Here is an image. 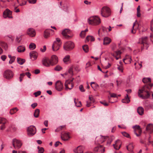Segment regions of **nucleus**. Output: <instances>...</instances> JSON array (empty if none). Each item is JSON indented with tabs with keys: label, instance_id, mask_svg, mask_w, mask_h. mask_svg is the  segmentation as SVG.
<instances>
[{
	"label": "nucleus",
	"instance_id": "f257e3e1",
	"mask_svg": "<svg viewBox=\"0 0 153 153\" xmlns=\"http://www.w3.org/2000/svg\"><path fill=\"white\" fill-rule=\"evenodd\" d=\"M151 89L148 85H145L141 89L139 90L138 92V96L143 99H148L150 96V94L149 90Z\"/></svg>",
	"mask_w": 153,
	"mask_h": 153
},
{
	"label": "nucleus",
	"instance_id": "f03ea898",
	"mask_svg": "<svg viewBox=\"0 0 153 153\" xmlns=\"http://www.w3.org/2000/svg\"><path fill=\"white\" fill-rule=\"evenodd\" d=\"M88 22L89 24L93 25H97L99 24L100 22V19L97 16L91 17L88 19Z\"/></svg>",
	"mask_w": 153,
	"mask_h": 153
},
{
	"label": "nucleus",
	"instance_id": "7ed1b4c3",
	"mask_svg": "<svg viewBox=\"0 0 153 153\" xmlns=\"http://www.w3.org/2000/svg\"><path fill=\"white\" fill-rule=\"evenodd\" d=\"M101 14L102 16L105 18L111 15L110 9L108 7L104 6L101 10Z\"/></svg>",
	"mask_w": 153,
	"mask_h": 153
},
{
	"label": "nucleus",
	"instance_id": "20e7f679",
	"mask_svg": "<svg viewBox=\"0 0 153 153\" xmlns=\"http://www.w3.org/2000/svg\"><path fill=\"white\" fill-rule=\"evenodd\" d=\"M74 47V45L73 42L71 41H68L64 45V49L67 51H69L72 50Z\"/></svg>",
	"mask_w": 153,
	"mask_h": 153
},
{
	"label": "nucleus",
	"instance_id": "39448f33",
	"mask_svg": "<svg viewBox=\"0 0 153 153\" xmlns=\"http://www.w3.org/2000/svg\"><path fill=\"white\" fill-rule=\"evenodd\" d=\"M12 145L15 149H19L22 145L21 142L16 139H13L12 142Z\"/></svg>",
	"mask_w": 153,
	"mask_h": 153
},
{
	"label": "nucleus",
	"instance_id": "423d86ee",
	"mask_svg": "<svg viewBox=\"0 0 153 153\" xmlns=\"http://www.w3.org/2000/svg\"><path fill=\"white\" fill-rule=\"evenodd\" d=\"M74 78L71 80H66L65 82V89L66 90L67 89H71L74 87V84L72 83L73 80Z\"/></svg>",
	"mask_w": 153,
	"mask_h": 153
},
{
	"label": "nucleus",
	"instance_id": "0eeeda50",
	"mask_svg": "<svg viewBox=\"0 0 153 153\" xmlns=\"http://www.w3.org/2000/svg\"><path fill=\"white\" fill-rule=\"evenodd\" d=\"M13 73L11 70H7L5 71L4 73V76L7 79H10L13 76Z\"/></svg>",
	"mask_w": 153,
	"mask_h": 153
},
{
	"label": "nucleus",
	"instance_id": "6e6552de",
	"mask_svg": "<svg viewBox=\"0 0 153 153\" xmlns=\"http://www.w3.org/2000/svg\"><path fill=\"white\" fill-rule=\"evenodd\" d=\"M27 132L28 136H32L36 133V128L34 126H31L28 128Z\"/></svg>",
	"mask_w": 153,
	"mask_h": 153
},
{
	"label": "nucleus",
	"instance_id": "1a4fd4ad",
	"mask_svg": "<svg viewBox=\"0 0 153 153\" xmlns=\"http://www.w3.org/2000/svg\"><path fill=\"white\" fill-rule=\"evenodd\" d=\"M148 40V38L147 37H143L141 38V44L143 45V46L141 47V50L143 49L145 47L146 48V49H147L149 47Z\"/></svg>",
	"mask_w": 153,
	"mask_h": 153
},
{
	"label": "nucleus",
	"instance_id": "9d476101",
	"mask_svg": "<svg viewBox=\"0 0 153 153\" xmlns=\"http://www.w3.org/2000/svg\"><path fill=\"white\" fill-rule=\"evenodd\" d=\"M55 88L59 91H61L63 89V84L60 81L58 80L56 81L55 84Z\"/></svg>",
	"mask_w": 153,
	"mask_h": 153
},
{
	"label": "nucleus",
	"instance_id": "9b49d317",
	"mask_svg": "<svg viewBox=\"0 0 153 153\" xmlns=\"http://www.w3.org/2000/svg\"><path fill=\"white\" fill-rule=\"evenodd\" d=\"M12 12L8 9H6L3 12V16L4 18L8 17L9 18H13L11 16Z\"/></svg>",
	"mask_w": 153,
	"mask_h": 153
},
{
	"label": "nucleus",
	"instance_id": "f8f14e48",
	"mask_svg": "<svg viewBox=\"0 0 153 153\" xmlns=\"http://www.w3.org/2000/svg\"><path fill=\"white\" fill-rule=\"evenodd\" d=\"M43 65L46 67H49L50 65H52V63L50 59H44L42 61Z\"/></svg>",
	"mask_w": 153,
	"mask_h": 153
},
{
	"label": "nucleus",
	"instance_id": "ddd939ff",
	"mask_svg": "<svg viewBox=\"0 0 153 153\" xmlns=\"http://www.w3.org/2000/svg\"><path fill=\"white\" fill-rule=\"evenodd\" d=\"M70 33V31L69 29H65L62 31V34L65 38L69 39L71 37L68 35Z\"/></svg>",
	"mask_w": 153,
	"mask_h": 153
},
{
	"label": "nucleus",
	"instance_id": "4468645a",
	"mask_svg": "<svg viewBox=\"0 0 153 153\" xmlns=\"http://www.w3.org/2000/svg\"><path fill=\"white\" fill-rule=\"evenodd\" d=\"M50 60L52 62V65L56 64L58 62V58L57 56L55 55H53L52 56Z\"/></svg>",
	"mask_w": 153,
	"mask_h": 153
},
{
	"label": "nucleus",
	"instance_id": "2eb2a0df",
	"mask_svg": "<svg viewBox=\"0 0 153 153\" xmlns=\"http://www.w3.org/2000/svg\"><path fill=\"white\" fill-rule=\"evenodd\" d=\"M27 34L30 36L34 37L36 35L35 30L32 28L28 29L27 31Z\"/></svg>",
	"mask_w": 153,
	"mask_h": 153
},
{
	"label": "nucleus",
	"instance_id": "dca6fc26",
	"mask_svg": "<svg viewBox=\"0 0 153 153\" xmlns=\"http://www.w3.org/2000/svg\"><path fill=\"white\" fill-rule=\"evenodd\" d=\"M60 44H58L56 42H54L52 46V48L53 51H56L59 50L61 46Z\"/></svg>",
	"mask_w": 153,
	"mask_h": 153
},
{
	"label": "nucleus",
	"instance_id": "f3484780",
	"mask_svg": "<svg viewBox=\"0 0 153 153\" xmlns=\"http://www.w3.org/2000/svg\"><path fill=\"white\" fill-rule=\"evenodd\" d=\"M62 139L64 141H66L68 140L70 137L68 133H65L63 134H62L61 135Z\"/></svg>",
	"mask_w": 153,
	"mask_h": 153
},
{
	"label": "nucleus",
	"instance_id": "a211bd4d",
	"mask_svg": "<svg viewBox=\"0 0 153 153\" xmlns=\"http://www.w3.org/2000/svg\"><path fill=\"white\" fill-rule=\"evenodd\" d=\"M84 148L82 146H79L74 150V152L77 153H82L83 152Z\"/></svg>",
	"mask_w": 153,
	"mask_h": 153
},
{
	"label": "nucleus",
	"instance_id": "6ab92c4d",
	"mask_svg": "<svg viewBox=\"0 0 153 153\" xmlns=\"http://www.w3.org/2000/svg\"><path fill=\"white\" fill-rule=\"evenodd\" d=\"M30 56L31 59L33 58L35 60L36 59L38 53L37 52L33 51L30 52Z\"/></svg>",
	"mask_w": 153,
	"mask_h": 153
},
{
	"label": "nucleus",
	"instance_id": "aec40b11",
	"mask_svg": "<svg viewBox=\"0 0 153 153\" xmlns=\"http://www.w3.org/2000/svg\"><path fill=\"white\" fill-rule=\"evenodd\" d=\"M111 42V39L107 37H105L103 40V45H107L109 44Z\"/></svg>",
	"mask_w": 153,
	"mask_h": 153
},
{
	"label": "nucleus",
	"instance_id": "412c9836",
	"mask_svg": "<svg viewBox=\"0 0 153 153\" xmlns=\"http://www.w3.org/2000/svg\"><path fill=\"white\" fill-rule=\"evenodd\" d=\"M146 130L150 133L153 132V124H149L146 127Z\"/></svg>",
	"mask_w": 153,
	"mask_h": 153
},
{
	"label": "nucleus",
	"instance_id": "4be33fe9",
	"mask_svg": "<svg viewBox=\"0 0 153 153\" xmlns=\"http://www.w3.org/2000/svg\"><path fill=\"white\" fill-rule=\"evenodd\" d=\"M122 101L123 103H128L130 102L128 94L126 95L125 98L122 100Z\"/></svg>",
	"mask_w": 153,
	"mask_h": 153
},
{
	"label": "nucleus",
	"instance_id": "5701e85b",
	"mask_svg": "<svg viewBox=\"0 0 153 153\" xmlns=\"http://www.w3.org/2000/svg\"><path fill=\"white\" fill-rule=\"evenodd\" d=\"M91 85L94 90H95L99 87V85L94 82H91Z\"/></svg>",
	"mask_w": 153,
	"mask_h": 153
},
{
	"label": "nucleus",
	"instance_id": "b1692460",
	"mask_svg": "<svg viewBox=\"0 0 153 153\" xmlns=\"http://www.w3.org/2000/svg\"><path fill=\"white\" fill-rule=\"evenodd\" d=\"M126 148L128 151L133 152V150L134 148V146L132 143L129 144L126 146Z\"/></svg>",
	"mask_w": 153,
	"mask_h": 153
},
{
	"label": "nucleus",
	"instance_id": "393cba45",
	"mask_svg": "<svg viewBox=\"0 0 153 153\" xmlns=\"http://www.w3.org/2000/svg\"><path fill=\"white\" fill-rule=\"evenodd\" d=\"M144 109L141 107H139L137 109V111L139 114L140 115H142L144 113Z\"/></svg>",
	"mask_w": 153,
	"mask_h": 153
},
{
	"label": "nucleus",
	"instance_id": "a878e982",
	"mask_svg": "<svg viewBox=\"0 0 153 153\" xmlns=\"http://www.w3.org/2000/svg\"><path fill=\"white\" fill-rule=\"evenodd\" d=\"M139 26V25L137 23V21L136 20L135 22L133 23L132 29H134V30H136L138 29Z\"/></svg>",
	"mask_w": 153,
	"mask_h": 153
},
{
	"label": "nucleus",
	"instance_id": "bb28decb",
	"mask_svg": "<svg viewBox=\"0 0 153 153\" xmlns=\"http://www.w3.org/2000/svg\"><path fill=\"white\" fill-rule=\"evenodd\" d=\"M99 139H100V140L98 141V143L100 144L104 141L105 137L102 136H100V137H97L96 139L97 140Z\"/></svg>",
	"mask_w": 153,
	"mask_h": 153
},
{
	"label": "nucleus",
	"instance_id": "cd10ccee",
	"mask_svg": "<svg viewBox=\"0 0 153 153\" xmlns=\"http://www.w3.org/2000/svg\"><path fill=\"white\" fill-rule=\"evenodd\" d=\"M126 60L127 61H128L129 63H130L131 62V57H130L129 55H127L126 56L125 58L123 59V61L126 64V63L125 62V60Z\"/></svg>",
	"mask_w": 153,
	"mask_h": 153
},
{
	"label": "nucleus",
	"instance_id": "c85d7f7f",
	"mask_svg": "<svg viewBox=\"0 0 153 153\" xmlns=\"http://www.w3.org/2000/svg\"><path fill=\"white\" fill-rule=\"evenodd\" d=\"M40 110L39 109H36L34 112L33 115L36 118L38 117L39 115Z\"/></svg>",
	"mask_w": 153,
	"mask_h": 153
},
{
	"label": "nucleus",
	"instance_id": "c756f323",
	"mask_svg": "<svg viewBox=\"0 0 153 153\" xmlns=\"http://www.w3.org/2000/svg\"><path fill=\"white\" fill-rule=\"evenodd\" d=\"M18 51L19 52H21L25 51V49L24 47L23 46H20L17 48Z\"/></svg>",
	"mask_w": 153,
	"mask_h": 153
},
{
	"label": "nucleus",
	"instance_id": "7c9ffc66",
	"mask_svg": "<svg viewBox=\"0 0 153 153\" xmlns=\"http://www.w3.org/2000/svg\"><path fill=\"white\" fill-rule=\"evenodd\" d=\"M17 61L20 65H22L25 62V60L24 59H22L20 58H17Z\"/></svg>",
	"mask_w": 153,
	"mask_h": 153
},
{
	"label": "nucleus",
	"instance_id": "2f4dec72",
	"mask_svg": "<svg viewBox=\"0 0 153 153\" xmlns=\"http://www.w3.org/2000/svg\"><path fill=\"white\" fill-rule=\"evenodd\" d=\"M142 131L141 129L137 130V131H134V134H136L137 137L140 136L142 133Z\"/></svg>",
	"mask_w": 153,
	"mask_h": 153
},
{
	"label": "nucleus",
	"instance_id": "473e14b6",
	"mask_svg": "<svg viewBox=\"0 0 153 153\" xmlns=\"http://www.w3.org/2000/svg\"><path fill=\"white\" fill-rule=\"evenodd\" d=\"M0 45L4 47L5 50H7V49L8 46L7 44L5 43L0 41Z\"/></svg>",
	"mask_w": 153,
	"mask_h": 153
},
{
	"label": "nucleus",
	"instance_id": "72a5a7b5",
	"mask_svg": "<svg viewBox=\"0 0 153 153\" xmlns=\"http://www.w3.org/2000/svg\"><path fill=\"white\" fill-rule=\"evenodd\" d=\"M86 40L88 41H94L95 40L94 38L92 36H88L86 38Z\"/></svg>",
	"mask_w": 153,
	"mask_h": 153
},
{
	"label": "nucleus",
	"instance_id": "f704fd0d",
	"mask_svg": "<svg viewBox=\"0 0 153 153\" xmlns=\"http://www.w3.org/2000/svg\"><path fill=\"white\" fill-rule=\"evenodd\" d=\"M70 56L69 55L66 56L63 59V61L64 63L66 64L69 61Z\"/></svg>",
	"mask_w": 153,
	"mask_h": 153
},
{
	"label": "nucleus",
	"instance_id": "c9c22d12",
	"mask_svg": "<svg viewBox=\"0 0 153 153\" xmlns=\"http://www.w3.org/2000/svg\"><path fill=\"white\" fill-rule=\"evenodd\" d=\"M65 128V125L60 126L58 128H57L56 129V130H55V131L56 132H59V131L62 130L63 129Z\"/></svg>",
	"mask_w": 153,
	"mask_h": 153
},
{
	"label": "nucleus",
	"instance_id": "e433bc0d",
	"mask_svg": "<svg viewBox=\"0 0 153 153\" xmlns=\"http://www.w3.org/2000/svg\"><path fill=\"white\" fill-rule=\"evenodd\" d=\"M143 82L144 83L150 82L151 79L150 78H144L142 80Z\"/></svg>",
	"mask_w": 153,
	"mask_h": 153
},
{
	"label": "nucleus",
	"instance_id": "4c0bfd02",
	"mask_svg": "<svg viewBox=\"0 0 153 153\" xmlns=\"http://www.w3.org/2000/svg\"><path fill=\"white\" fill-rule=\"evenodd\" d=\"M36 47V45L33 43H31L29 46V48L31 50H33L35 49Z\"/></svg>",
	"mask_w": 153,
	"mask_h": 153
},
{
	"label": "nucleus",
	"instance_id": "58836bf2",
	"mask_svg": "<svg viewBox=\"0 0 153 153\" xmlns=\"http://www.w3.org/2000/svg\"><path fill=\"white\" fill-rule=\"evenodd\" d=\"M50 36V33L47 30H45L44 32V36L45 38L47 39Z\"/></svg>",
	"mask_w": 153,
	"mask_h": 153
},
{
	"label": "nucleus",
	"instance_id": "ea45409f",
	"mask_svg": "<svg viewBox=\"0 0 153 153\" xmlns=\"http://www.w3.org/2000/svg\"><path fill=\"white\" fill-rule=\"evenodd\" d=\"M18 110V109L16 108H14L10 110V113L11 114H13L15 113Z\"/></svg>",
	"mask_w": 153,
	"mask_h": 153
},
{
	"label": "nucleus",
	"instance_id": "a19ab883",
	"mask_svg": "<svg viewBox=\"0 0 153 153\" xmlns=\"http://www.w3.org/2000/svg\"><path fill=\"white\" fill-rule=\"evenodd\" d=\"M114 139V137L113 136L111 137H110L108 140L107 141V145H109L111 142Z\"/></svg>",
	"mask_w": 153,
	"mask_h": 153
},
{
	"label": "nucleus",
	"instance_id": "79ce46f5",
	"mask_svg": "<svg viewBox=\"0 0 153 153\" xmlns=\"http://www.w3.org/2000/svg\"><path fill=\"white\" fill-rule=\"evenodd\" d=\"M141 16L140 13V6L139 5L137 8V17H140Z\"/></svg>",
	"mask_w": 153,
	"mask_h": 153
},
{
	"label": "nucleus",
	"instance_id": "37998d69",
	"mask_svg": "<svg viewBox=\"0 0 153 153\" xmlns=\"http://www.w3.org/2000/svg\"><path fill=\"white\" fill-rule=\"evenodd\" d=\"M82 48L83 51L86 53L88 51V47L87 45H85L82 46Z\"/></svg>",
	"mask_w": 153,
	"mask_h": 153
},
{
	"label": "nucleus",
	"instance_id": "c03bdc74",
	"mask_svg": "<svg viewBox=\"0 0 153 153\" xmlns=\"http://www.w3.org/2000/svg\"><path fill=\"white\" fill-rule=\"evenodd\" d=\"M62 10L65 12H67L68 10V6L66 4H64L62 7Z\"/></svg>",
	"mask_w": 153,
	"mask_h": 153
},
{
	"label": "nucleus",
	"instance_id": "a18cd8bd",
	"mask_svg": "<svg viewBox=\"0 0 153 153\" xmlns=\"http://www.w3.org/2000/svg\"><path fill=\"white\" fill-rule=\"evenodd\" d=\"M121 134L127 138H130V135L128 133L124 131L121 132Z\"/></svg>",
	"mask_w": 153,
	"mask_h": 153
},
{
	"label": "nucleus",
	"instance_id": "49530a36",
	"mask_svg": "<svg viewBox=\"0 0 153 153\" xmlns=\"http://www.w3.org/2000/svg\"><path fill=\"white\" fill-rule=\"evenodd\" d=\"M38 153H43L44 151V149L43 147H39L38 146Z\"/></svg>",
	"mask_w": 153,
	"mask_h": 153
},
{
	"label": "nucleus",
	"instance_id": "de8ad7c7",
	"mask_svg": "<svg viewBox=\"0 0 153 153\" xmlns=\"http://www.w3.org/2000/svg\"><path fill=\"white\" fill-rule=\"evenodd\" d=\"M73 67L72 66L70 67L69 68L68 71V73L71 75L72 76L73 75Z\"/></svg>",
	"mask_w": 153,
	"mask_h": 153
},
{
	"label": "nucleus",
	"instance_id": "09e8293b",
	"mask_svg": "<svg viewBox=\"0 0 153 153\" xmlns=\"http://www.w3.org/2000/svg\"><path fill=\"white\" fill-rule=\"evenodd\" d=\"M118 141H119L118 140H116L115 141V144H113V146L114 147V148L115 149H116V150H118V149H119L120 148V145L119 147H118L117 146V145H116Z\"/></svg>",
	"mask_w": 153,
	"mask_h": 153
},
{
	"label": "nucleus",
	"instance_id": "8fccbe9b",
	"mask_svg": "<svg viewBox=\"0 0 153 153\" xmlns=\"http://www.w3.org/2000/svg\"><path fill=\"white\" fill-rule=\"evenodd\" d=\"M62 69V68L59 65L56 66L54 70L56 71H60Z\"/></svg>",
	"mask_w": 153,
	"mask_h": 153
},
{
	"label": "nucleus",
	"instance_id": "3c124183",
	"mask_svg": "<svg viewBox=\"0 0 153 153\" xmlns=\"http://www.w3.org/2000/svg\"><path fill=\"white\" fill-rule=\"evenodd\" d=\"M3 123H6V119L4 118H0V125L4 124Z\"/></svg>",
	"mask_w": 153,
	"mask_h": 153
},
{
	"label": "nucleus",
	"instance_id": "603ef678",
	"mask_svg": "<svg viewBox=\"0 0 153 153\" xmlns=\"http://www.w3.org/2000/svg\"><path fill=\"white\" fill-rule=\"evenodd\" d=\"M3 124H1L0 125V129L1 130H4L5 128V124L4 123H3Z\"/></svg>",
	"mask_w": 153,
	"mask_h": 153
},
{
	"label": "nucleus",
	"instance_id": "864d4df0",
	"mask_svg": "<svg viewBox=\"0 0 153 153\" xmlns=\"http://www.w3.org/2000/svg\"><path fill=\"white\" fill-rule=\"evenodd\" d=\"M25 75V74L24 73H22L20 74L19 77V81L20 82L22 81V79Z\"/></svg>",
	"mask_w": 153,
	"mask_h": 153
},
{
	"label": "nucleus",
	"instance_id": "5fc2aeb1",
	"mask_svg": "<svg viewBox=\"0 0 153 153\" xmlns=\"http://www.w3.org/2000/svg\"><path fill=\"white\" fill-rule=\"evenodd\" d=\"M80 36L82 38H84L85 35V33L84 31H82L80 34Z\"/></svg>",
	"mask_w": 153,
	"mask_h": 153
},
{
	"label": "nucleus",
	"instance_id": "6e6d98bb",
	"mask_svg": "<svg viewBox=\"0 0 153 153\" xmlns=\"http://www.w3.org/2000/svg\"><path fill=\"white\" fill-rule=\"evenodd\" d=\"M54 42H56V43L58 44H59V43L60 44V45H61L62 42H61L60 39L58 38H56V40Z\"/></svg>",
	"mask_w": 153,
	"mask_h": 153
},
{
	"label": "nucleus",
	"instance_id": "4d7b16f0",
	"mask_svg": "<svg viewBox=\"0 0 153 153\" xmlns=\"http://www.w3.org/2000/svg\"><path fill=\"white\" fill-rule=\"evenodd\" d=\"M16 58V57L15 56H13L12 58L10 59V60L9 61V63L10 64H12L15 61Z\"/></svg>",
	"mask_w": 153,
	"mask_h": 153
},
{
	"label": "nucleus",
	"instance_id": "13d9d810",
	"mask_svg": "<svg viewBox=\"0 0 153 153\" xmlns=\"http://www.w3.org/2000/svg\"><path fill=\"white\" fill-rule=\"evenodd\" d=\"M133 128L134 129V131H137V129L138 130L141 129L140 126L138 125H135L134 126Z\"/></svg>",
	"mask_w": 153,
	"mask_h": 153
},
{
	"label": "nucleus",
	"instance_id": "bf43d9fd",
	"mask_svg": "<svg viewBox=\"0 0 153 153\" xmlns=\"http://www.w3.org/2000/svg\"><path fill=\"white\" fill-rule=\"evenodd\" d=\"M79 88L80 90L82 92H84L85 91V90L83 87V86L82 85H80L79 87Z\"/></svg>",
	"mask_w": 153,
	"mask_h": 153
},
{
	"label": "nucleus",
	"instance_id": "052dcab7",
	"mask_svg": "<svg viewBox=\"0 0 153 153\" xmlns=\"http://www.w3.org/2000/svg\"><path fill=\"white\" fill-rule=\"evenodd\" d=\"M41 94V92L40 91H38L34 93V94L35 95L36 97L40 95Z\"/></svg>",
	"mask_w": 153,
	"mask_h": 153
},
{
	"label": "nucleus",
	"instance_id": "680f3d73",
	"mask_svg": "<svg viewBox=\"0 0 153 153\" xmlns=\"http://www.w3.org/2000/svg\"><path fill=\"white\" fill-rule=\"evenodd\" d=\"M118 69L121 72H123V68L122 66H120L118 67Z\"/></svg>",
	"mask_w": 153,
	"mask_h": 153
},
{
	"label": "nucleus",
	"instance_id": "e2e57ef3",
	"mask_svg": "<svg viewBox=\"0 0 153 153\" xmlns=\"http://www.w3.org/2000/svg\"><path fill=\"white\" fill-rule=\"evenodd\" d=\"M100 102L105 106H107L108 105V104L105 101H100Z\"/></svg>",
	"mask_w": 153,
	"mask_h": 153
},
{
	"label": "nucleus",
	"instance_id": "0e129e2a",
	"mask_svg": "<svg viewBox=\"0 0 153 153\" xmlns=\"http://www.w3.org/2000/svg\"><path fill=\"white\" fill-rule=\"evenodd\" d=\"M36 0H29L28 2L30 3L34 4L36 3Z\"/></svg>",
	"mask_w": 153,
	"mask_h": 153
},
{
	"label": "nucleus",
	"instance_id": "69168bd1",
	"mask_svg": "<svg viewBox=\"0 0 153 153\" xmlns=\"http://www.w3.org/2000/svg\"><path fill=\"white\" fill-rule=\"evenodd\" d=\"M21 40V36L19 37H17L16 38V42L19 43L20 42Z\"/></svg>",
	"mask_w": 153,
	"mask_h": 153
},
{
	"label": "nucleus",
	"instance_id": "338daca9",
	"mask_svg": "<svg viewBox=\"0 0 153 153\" xmlns=\"http://www.w3.org/2000/svg\"><path fill=\"white\" fill-rule=\"evenodd\" d=\"M10 128H12L14 131H16V128L15 126L13 125H11L10 126Z\"/></svg>",
	"mask_w": 153,
	"mask_h": 153
},
{
	"label": "nucleus",
	"instance_id": "774afa93",
	"mask_svg": "<svg viewBox=\"0 0 153 153\" xmlns=\"http://www.w3.org/2000/svg\"><path fill=\"white\" fill-rule=\"evenodd\" d=\"M37 105V104L36 103H34L32 104L31 105V107L33 108H34Z\"/></svg>",
	"mask_w": 153,
	"mask_h": 153
}]
</instances>
